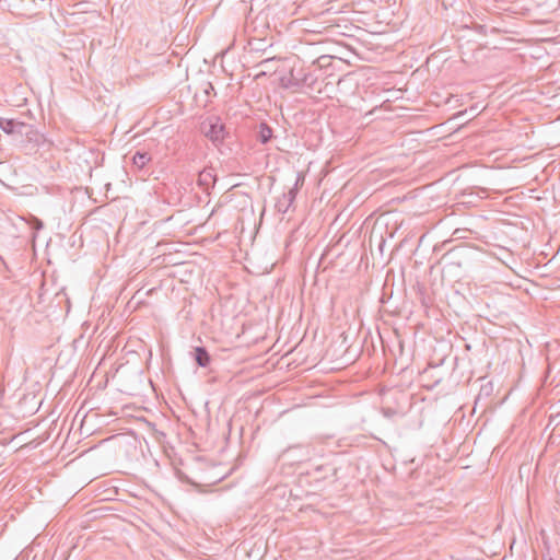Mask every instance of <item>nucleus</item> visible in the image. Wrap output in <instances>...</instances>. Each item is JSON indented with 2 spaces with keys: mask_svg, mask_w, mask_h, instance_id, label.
Here are the masks:
<instances>
[{
  "mask_svg": "<svg viewBox=\"0 0 560 560\" xmlns=\"http://www.w3.org/2000/svg\"><path fill=\"white\" fill-rule=\"evenodd\" d=\"M392 413H394V411L392 409H385L384 410V415L385 416H390Z\"/></svg>",
  "mask_w": 560,
  "mask_h": 560,
  "instance_id": "nucleus-13",
  "label": "nucleus"
},
{
  "mask_svg": "<svg viewBox=\"0 0 560 560\" xmlns=\"http://www.w3.org/2000/svg\"><path fill=\"white\" fill-rule=\"evenodd\" d=\"M26 128L27 125L25 122L0 117V129L8 135L18 133L22 136L24 133V129Z\"/></svg>",
  "mask_w": 560,
  "mask_h": 560,
  "instance_id": "nucleus-4",
  "label": "nucleus"
},
{
  "mask_svg": "<svg viewBox=\"0 0 560 560\" xmlns=\"http://www.w3.org/2000/svg\"><path fill=\"white\" fill-rule=\"evenodd\" d=\"M197 184L203 191H209V189L212 188L215 184V175L213 170L205 168L200 171L198 174Z\"/></svg>",
  "mask_w": 560,
  "mask_h": 560,
  "instance_id": "nucleus-5",
  "label": "nucleus"
},
{
  "mask_svg": "<svg viewBox=\"0 0 560 560\" xmlns=\"http://www.w3.org/2000/svg\"><path fill=\"white\" fill-rule=\"evenodd\" d=\"M194 355L199 366L207 368L210 364L211 358L205 347H196Z\"/></svg>",
  "mask_w": 560,
  "mask_h": 560,
  "instance_id": "nucleus-8",
  "label": "nucleus"
},
{
  "mask_svg": "<svg viewBox=\"0 0 560 560\" xmlns=\"http://www.w3.org/2000/svg\"><path fill=\"white\" fill-rule=\"evenodd\" d=\"M178 478L183 481V482H186V483H189L196 488H199L200 485L195 482L194 480H191L188 476H186L184 472L179 471L178 472Z\"/></svg>",
  "mask_w": 560,
  "mask_h": 560,
  "instance_id": "nucleus-11",
  "label": "nucleus"
},
{
  "mask_svg": "<svg viewBox=\"0 0 560 560\" xmlns=\"http://www.w3.org/2000/svg\"><path fill=\"white\" fill-rule=\"evenodd\" d=\"M444 378V373L440 371L439 365H429L420 373L422 386L432 389L438 386Z\"/></svg>",
  "mask_w": 560,
  "mask_h": 560,
  "instance_id": "nucleus-2",
  "label": "nucleus"
},
{
  "mask_svg": "<svg viewBox=\"0 0 560 560\" xmlns=\"http://www.w3.org/2000/svg\"><path fill=\"white\" fill-rule=\"evenodd\" d=\"M315 79L311 73H302L301 72V84L303 86L312 88L315 83Z\"/></svg>",
  "mask_w": 560,
  "mask_h": 560,
  "instance_id": "nucleus-10",
  "label": "nucleus"
},
{
  "mask_svg": "<svg viewBox=\"0 0 560 560\" xmlns=\"http://www.w3.org/2000/svg\"><path fill=\"white\" fill-rule=\"evenodd\" d=\"M151 161V155L148 152L137 151L132 156V164L142 170Z\"/></svg>",
  "mask_w": 560,
  "mask_h": 560,
  "instance_id": "nucleus-9",
  "label": "nucleus"
},
{
  "mask_svg": "<svg viewBox=\"0 0 560 560\" xmlns=\"http://www.w3.org/2000/svg\"><path fill=\"white\" fill-rule=\"evenodd\" d=\"M209 89L213 90V85L211 83H208Z\"/></svg>",
  "mask_w": 560,
  "mask_h": 560,
  "instance_id": "nucleus-16",
  "label": "nucleus"
},
{
  "mask_svg": "<svg viewBox=\"0 0 560 560\" xmlns=\"http://www.w3.org/2000/svg\"><path fill=\"white\" fill-rule=\"evenodd\" d=\"M200 131L215 147L222 144L228 135L225 125L218 117H210L202 121L200 125Z\"/></svg>",
  "mask_w": 560,
  "mask_h": 560,
  "instance_id": "nucleus-1",
  "label": "nucleus"
},
{
  "mask_svg": "<svg viewBox=\"0 0 560 560\" xmlns=\"http://www.w3.org/2000/svg\"><path fill=\"white\" fill-rule=\"evenodd\" d=\"M331 470H332V475L336 476L337 475V468L332 467Z\"/></svg>",
  "mask_w": 560,
  "mask_h": 560,
  "instance_id": "nucleus-15",
  "label": "nucleus"
},
{
  "mask_svg": "<svg viewBox=\"0 0 560 560\" xmlns=\"http://www.w3.org/2000/svg\"><path fill=\"white\" fill-rule=\"evenodd\" d=\"M299 178L296 179L294 186L289 189V191L282 194L281 197L278 198L276 202V209L280 213H287L291 206L293 205L298 190H299Z\"/></svg>",
  "mask_w": 560,
  "mask_h": 560,
  "instance_id": "nucleus-3",
  "label": "nucleus"
},
{
  "mask_svg": "<svg viewBox=\"0 0 560 560\" xmlns=\"http://www.w3.org/2000/svg\"><path fill=\"white\" fill-rule=\"evenodd\" d=\"M462 232H463V231H460V230H455L453 234H454L457 238H459V237H462V235H460V234H462Z\"/></svg>",
  "mask_w": 560,
  "mask_h": 560,
  "instance_id": "nucleus-12",
  "label": "nucleus"
},
{
  "mask_svg": "<svg viewBox=\"0 0 560 560\" xmlns=\"http://www.w3.org/2000/svg\"><path fill=\"white\" fill-rule=\"evenodd\" d=\"M272 59L268 58V59H265L260 62V65H265V63H268L269 61H271Z\"/></svg>",
  "mask_w": 560,
  "mask_h": 560,
  "instance_id": "nucleus-14",
  "label": "nucleus"
},
{
  "mask_svg": "<svg viewBox=\"0 0 560 560\" xmlns=\"http://www.w3.org/2000/svg\"><path fill=\"white\" fill-rule=\"evenodd\" d=\"M282 84L287 89H301V71L295 72V70L292 69L290 75L282 79Z\"/></svg>",
  "mask_w": 560,
  "mask_h": 560,
  "instance_id": "nucleus-7",
  "label": "nucleus"
},
{
  "mask_svg": "<svg viewBox=\"0 0 560 560\" xmlns=\"http://www.w3.org/2000/svg\"><path fill=\"white\" fill-rule=\"evenodd\" d=\"M273 137L272 128L265 121L259 122L257 126V140L261 144H267Z\"/></svg>",
  "mask_w": 560,
  "mask_h": 560,
  "instance_id": "nucleus-6",
  "label": "nucleus"
}]
</instances>
